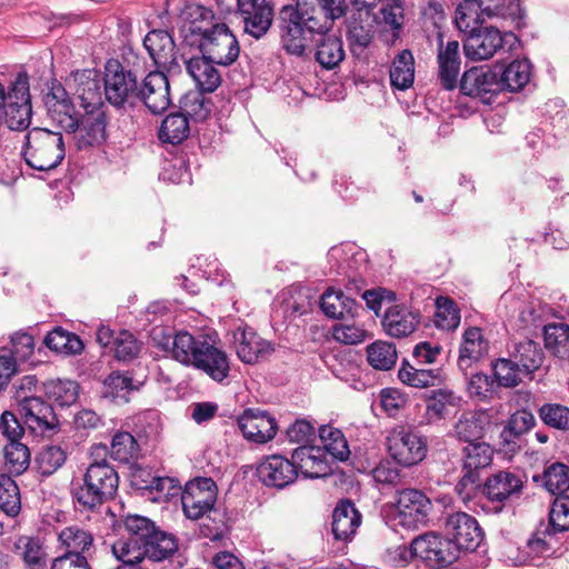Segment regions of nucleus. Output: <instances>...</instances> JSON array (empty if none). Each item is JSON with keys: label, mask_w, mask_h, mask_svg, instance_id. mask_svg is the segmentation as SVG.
<instances>
[{"label": "nucleus", "mask_w": 569, "mask_h": 569, "mask_svg": "<svg viewBox=\"0 0 569 569\" xmlns=\"http://www.w3.org/2000/svg\"><path fill=\"white\" fill-rule=\"evenodd\" d=\"M328 20L321 19V13L313 6L300 0L296 4L283 6L279 11L278 27L282 48L290 54L301 57L315 40L316 61L327 70L337 68L345 59L343 42L328 31Z\"/></svg>", "instance_id": "1"}, {"label": "nucleus", "mask_w": 569, "mask_h": 569, "mask_svg": "<svg viewBox=\"0 0 569 569\" xmlns=\"http://www.w3.org/2000/svg\"><path fill=\"white\" fill-rule=\"evenodd\" d=\"M103 93L106 100L112 107H134L142 103L143 107H170L169 81L166 73L150 72L138 88L137 77L131 70L118 60H109L104 67Z\"/></svg>", "instance_id": "2"}, {"label": "nucleus", "mask_w": 569, "mask_h": 569, "mask_svg": "<svg viewBox=\"0 0 569 569\" xmlns=\"http://www.w3.org/2000/svg\"><path fill=\"white\" fill-rule=\"evenodd\" d=\"M187 13L190 20L181 28L184 44L198 48L216 64H232L239 57L240 47L227 24L216 22L212 10L201 4L190 6Z\"/></svg>", "instance_id": "3"}, {"label": "nucleus", "mask_w": 569, "mask_h": 569, "mask_svg": "<svg viewBox=\"0 0 569 569\" xmlns=\"http://www.w3.org/2000/svg\"><path fill=\"white\" fill-rule=\"evenodd\" d=\"M118 485V473L106 459L93 461L81 479L72 481V499L81 510L94 511L114 496Z\"/></svg>", "instance_id": "4"}, {"label": "nucleus", "mask_w": 569, "mask_h": 569, "mask_svg": "<svg viewBox=\"0 0 569 569\" xmlns=\"http://www.w3.org/2000/svg\"><path fill=\"white\" fill-rule=\"evenodd\" d=\"M49 116L66 132L78 133L80 149L106 140L107 119L103 109H49Z\"/></svg>", "instance_id": "5"}, {"label": "nucleus", "mask_w": 569, "mask_h": 569, "mask_svg": "<svg viewBox=\"0 0 569 569\" xmlns=\"http://www.w3.org/2000/svg\"><path fill=\"white\" fill-rule=\"evenodd\" d=\"M64 156V142L60 132L34 128L27 134L23 157L29 167L39 171H49L57 168Z\"/></svg>", "instance_id": "6"}, {"label": "nucleus", "mask_w": 569, "mask_h": 569, "mask_svg": "<svg viewBox=\"0 0 569 569\" xmlns=\"http://www.w3.org/2000/svg\"><path fill=\"white\" fill-rule=\"evenodd\" d=\"M388 509L395 525L406 529H418L428 523L432 502L423 491L405 488L396 491L395 501Z\"/></svg>", "instance_id": "7"}, {"label": "nucleus", "mask_w": 569, "mask_h": 569, "mask_svg": "<svg viewBox=\"0 0 569 569\" xmlns=\"http://www.w3.org/2000/svg\"><path fill=\"white\" fill-rule=\"evenodd\" d=\"M386 445L391 459L405 468L417 466L428 452L427 438L419 431L405 426L391 429Z\"/></svg>", "instance_id": "8"}, {"label": "nucleus", "mask_w": 569, "mask_h": 569, "mask_svg": "<svg viewBox=\"0 0 569 569\" xmlns=\"http://www.w3.org/2000/svg\"><path fill=\"white\" fill-rule=\"evenodd\" d=\"M413 556L430 568H443L458 560L457 547L449 538L430 531L412 539Z\"/></svg>", "instance_id": "9"}, {"label": "nucleus", "mask_w": 569, "mask_h": 569, "mask_svg": "<svg viewBox=\"0 0 569 569\" xmlns=\"http://www.w3.org/2000/svg\"><path fill=\"white\" fill-rule=\"evenodd\" d=\"M231 346L238 359L246 365H256L268 360L274 352V345L260 337L257 331L244 322H240L230 331Z\"/></svg>", "instance_id": "10"}, {"label": "nucleus", "mask_w": 569, "mask_h": 569, "mask_svg": "<svg viewBox=\"0 0 569 569\" xmlns=\"http://www.w3.org/2000/svg\"><path fill=\"white\" fill-rule=\"evenodd\" d=\"M217 502V485L210 478H198L189 481L181 495L184 515L197 520L213 511Z\"/></svg>", "instance_id": "11"}, {"label": "nucleus", "mask_w": 569, "mask_h": 569, "mask_svg": "<svg viewBox=\"0 0 569 569\" xmlns=\"http://www.w3.org/2000/svg\"><path fill=\"white\" fill-rule=\"evenodd\" d=\"M446 531L457 547V557L461 551H475L483 539L478 521L466 512H455L446 519Z\"/></svg>", "instance_id": "12"}, {"label": "nucleus", "mask_w": 569, "mask_h": 569, "mask_svg": "<svg viewBox=\"0 0 569 569\" xmlns=\"http://www.w3.org/2000/svg\"><path fill=\"white\" fill-rule=\"evenodd\" d=\"M503 47L501 31L489 24H483L472 33L463 37V52L471 61L491 59Z\"/></svg>", "instance_id": "13"}, {"label": "nucleus", "mask_w": 569, "mask_h": 569, "mask_svg": "<svg viewBox=\"0 0 569 569\" xmlns=\"http://www.w3.org/2000/svg\"><path fill=\"white\" fill-rule=\"evenodd\" d=\"M459 88L462 94L490 103L491 98L500 92L499 77L488 67H472L463 72Z\"/></svg>", "instance_id": "14"}, {"label": "nucleus", "mask_w": 569, "mask_h": 569, "mask_svg": "<svg viewBox=\"0 0 569 569\" xmlns=\"http://www.w3.org/2000/svg\"><path fill=\"white\" fill-rule=\"evenodd\" d=\"M237 12L244 32L256 39L264 36L271 27L273 9L268 0H237Z\"/></svg>", "instance_id": "15"}, {"label": "nucleus", "mask_w": 569, "mask_h": 569, "mask_svg": "<svg viewBox=\"0 0 569 569\" xmlns=\"http://www.w3.org/2000/svg\"><path fill=\"white\" fill-rule=\"evenodd\" d=\"M24 423L36 436L51 435L58 428L52 407L39 397H26L20 403Z\"/></svg>", "instance_id": "16"}, {"label": "nucleus", "mask_w": 569, "mask_h": 569, "mask_svg": "<svg viewBox=\"0 0 569 569\" xmlns=\"http://www.w3.org/2000/svg\"><path fill=\"white\" fill-rule=\"evenodd\" d=\"M257 475L264 486L283 489L295 482L298 471L292 458L289 460L283 456L273 455L259 463Z\"/></svg>", "instance_id": "17"}, {"label": "nucleus", "mask_w": 569, "mask_h": 569, "mask_svg": "<svg viewBox=\"0 0 569 569\" xmlns=\"http://www.w3.org/2000/svg\"><path fill=\"white\" fill-rule=\"evenodd\" d=\"M238 426L243 437L254 443H266L274 438L278 425L269 412L247 409L238 418Z\"/></svg>", "instance_id": "18"}, {"label": "nucleus", "mask_w": 569, "mask_h": 569, "mask_svg": "<svg viewBox=\"0 0 569 569\" xmlns=\"http://www.w3.org/2000/svg\"><path fill=\"white\" fill-rule=\"evenodd\" d=\"M143 46L150 58L161 72L174 73L179 71L177 61L176 44L172 37L163 30L150 31L143 40Z\"/></svg>", "instance_id": "19"}, {"label": "nucleus", "mask_w": 569, "mask_h": 569, "mask_svg": "<svg viewBox=\"0 0 569 569\" xmlns=\"http://www.w3.org/2000/svg\"><path fill=\"white\" fill-rule=\"evenodd\" d=\"M438 77L442 87L452 90L457 86L461 66L460 43L457 40L443 41V34L438 33L437 48Z\"/></svg>", "instance_id": "20"}, {"label": "nucleus", "mask_w": 569, "mask_h": 569, "mask_svg": "<svg viewBox=\"0 0 569 569\" xmlns=\"http://www.w3.org/2000/svg\"><path fill=\"white\" fill-rule=\"evenodd\" d=\"M193 368L204 372L213 381L222 382L229 377L230 360L227 352L218 348L209 338L198 350Z\"/></svg>", "instance_id": "21"}, {"label": "nucleus", "mask_w": 569, "mask_h": 569, "mask_svg": "<svg viewBox=\"0 0 569 569\" xmlns=\"http://www.w3.org/2000/svg\"><path fill=\"white\" fill-rule=\"evenodd\" d=\"M208 337H193L188 331H178L173 337H167L161 342V348L176 361L187 367H193L198 350L203 346Z\"/></svg>", "instance_id": "22"}, {"label": "nucleus", "mask_w": 569, "mask_h": 569, "mask_svg": "<svg viewBox=\"0 0 569 569\" xmlns=\"http://www.w3.org/2000/svg\"><path fill=\"white\" fill-rule=\"evenodd\" d=\"M356 12L349 23V40L353 46L367 48L373 39L372 22L376 21L373 13L375 4L368 1H353Z\"/></svg>", "instance_id": "23"}, {"label": "nucleus", "mask_w": 569, "mask_h": 569, "mask_svg": "<svg viewBox=\"0 0 569 569\" xmlns=\"http://www.w3.org/2000/svg\"><path fill=\"white\" fill-rule=\"evenodd\" d=\"M495 14V10L483 7L481 0H461L453 12V24L463 37H467L486 24L483 16L492 17Z\"/></svg>", "instance_id": "24"}, {"label": "nucleus", "mask_w": 569, "mask_h": 569, "mask_svg": "<svg viewBox=\"0 0 569 569\" xmlns=\"http://www.w3.org/2000/svg\"><path fill=\"white\" fill-rule=\"evenodd\" d=\"M420 321V315L405 306H391L386 309L382 326L386 332L395 338L411 335Z\"/></svg>", "instance_id": "25"}, {"label": "nucleus", "mask_w": 569, "mask_h": 569, "mask_svg": "<svg viewBox=\"0 0 569 569\" xmlns=\"http://www.w3.org/2000/svg\"><path fill=\"white\" fill-rule=\"evenodd\" d=\"M522 479L509 471H499L486 480L483 492L491 501L505 502L518 497L522 490Z\"/></svg>", "instance_id": "26"}, {"label": "nucleus", "mask_w": 569, "mask_h": 569, "mask_svg": "<svg viewBox=\"0 0 569 569\" xmlns=\"http://www.w3.org/2000/svg\"><path fill=\"white\" fill-rule=\"evenodd\" d=\"M489 350V343L485 339L480 328L472 327L465 331L459 350L458 366L467 371L480 361Z\"/></svg>", "instance_id": "27"}, {"label": "nucleus", "mask_w": 569, "mask_h": 569, "mask_svg": "<svg viewBox=\"0 0 569 569\" xmlns=\"http://www.w3.org/2000/svg\"><path fill=\"white\" fill-rule=\"evenodd\" d=\"M292 459L298 475L305 478H320L329 472V466L322 457L320 448L302 446L293 450Z\"/></svg>", "instance_id": "28"}, {"label": "nucleus", "mask_w": 569, "mask_h": 569, "mask_svg": "<svg viewBox=\"0 0 569 569\" xmlns=\"http://www.w3.org/2000/svg\"><path fill=\"white\" fill-rule=\"evenodd\" d=\"M77 83L76 96L80 107H103L102 81L94 70L77 71L73 76Z\"/></svg>", "instance_id": "29"}, {"label": "nucleus", "mask_w": 569, "mask_h": 569, "mask_svg": "<svg viewBox=\"0 0 569 569\" xmlns=\"http://www.w3.org/2000/svg\"><path fill=\"white\" fill-rule=\"evenodd\" d=\"M361 523V515L349 500L337 505L332 515V533L337 540H349Z\"/></svg>", "instance_id": "30"}, {"label": "nucleus", "mask_w": 569, "mask_h": 569, "mask_svg": "<svg viewBox=\"0 0 569 569\" xmlns=\"http://www.w3.org/2000/svg\"><path fill=\"white\" fill-rule=\"evenodd\" d=\"M211 62L202 54L192 57L186 61V68L197 87L203 92H213L221 83V77Z\"/></svg>", "instance_id": "31"}, {"label": "nucleus", "mask_w": 569, "mask_h": 569, "mask_svg": "<svg viewBox=\"0 0 569 569\" xmlns=\"http://www.w3.org/2000/svg\"><path fill=\"white\" fill-rule=\"evenodd\" d=\"M532 76V66L527 59H517L511 61L499 78L500 91L510 92L530 91V79Z\"/></svg>", "instance_id": "32"}, {"label": "nucleus", "mask_w": 569, "mask_h": 569, "mask_svg": "<svg viewBox=\"0 0 569 569\" xmlns=\"http://www.w3.org/2000/svg\"><path fill=\"white\" fill-rule=\"evenodd\" d=\"M389 79L392 88L407 90L415 82V57L411 50L403 49L392 59L389 68Z\"/></svg>", "instance_id": "33"}, {"label": "nucleus", "mask_w": 569, "mask_h": 569, "mask_svg": "<svg viewBox=\"0 0 569 569\" xmlns=\"http://www.w3.org/2000/svg\"><path fill=\"white\" fill-rule=\"evenodd\" d=\"M489 417L483 411L463 412L455 425L457 437L468 443L476 442L485 435Z\"/></svg>", "instance_id": "34"}, {"label": "nucleus", "mask_w": 569, "mask_h": 569, "mask_svg": "<svg viewBox=\"0 0 569 569\" xmlns=\"http://www.w3.org/2000/svg\"><path fill=\"white\" fill-rule=\"evenodd\" d=\"M320 307L323 313L332 319H343L348 316L353 317L358 310L356 300L345 296L340 290L331 288L322 295Z\"/></svg>", "instance_id": "35"}, {"label": "nucleus", "mask_w": 569, "mask_h": 569, "mask_svg": "<svg viewBox=\"0 0 569 569\" xmlns=\"http://www.w3.org/2000/svg\"><path fill=\"white\" fill-rule=\"evenodd\" d=\"M460 397L448 389L432 390L427 399L426 415L428 422L439 421L459 406Z\"/></svg>", "instance_id": "36"}, {"label": "nucleus", "mask_w": 569, "mask_h": 569, "mask_svg": "<svg viewBox=\"0 0 569 569\" xmlns=\"http://www.w3.org/2000/svg\"><path fill=\"white\" fill-rule=\"evenodd\" d=\"M9 108L32 107V96L30 91V77L28 72L20 70L14 79L4 87L3 106Z\"/></svg>", "instance_id": "37"}, {"label": "nucleus", "mask_w": 569, "mask_h": 569, "mask_svg": "<svg viewBox=\"0 0 569 569\" xmlns=\"http://www.w3.org/2000/svg\"><path fill=\"white\" fill-rule=\"evenodd\" d=\"M189 120L182 112H173L164 118L159 129V140L162 143L178 144L188 138Z\"/></svg>", "instance_id": "38"}, {"label": "nucleus", "mask_w": 569, "mask_h": 569, "mask_svg": "<svg viewBox=\"0 0 569 569\" xmlns=\"http://www.w3.org/2000/svg\"><path fill=\"white\" fill-rule=\"evenodd\" d=\"M545 347L560 359H569V325L553 322L543 327Z\"/></svg>", "instance_id": "39"}, {"label": "nucleus", "mask_w": 569, "mask_h": 569, "mask_svg": "<svg viewBox=\"0 0 569 569\" xmlns=\"http://www.w3.org/2000/svg\"><path fill=\"white\" fill-rule=\"evenodd\" d=\"M401 382L415 387L426 388L435 386L441 381V372L438 369H420L408 362H403L398 371Z\"/></svg>", "instance_id": "40"}, {"label": "nucleus", "mask_w": 569, "mask_h": 569, "mask_svg": "<svg viewBox=\"0 0 569 569\" xmlns=\"http://www.w3.org/2000/svg\"><path fill=\"white\" fill-rule=\"evenodd\" d=\"M500 306L506 308L510 318H517L523 327L536 325L539 318L532 303L521 301L512 292H506L501 296Z\"/></svg>", "instance_id": "41"}, {"label": "nucleus", "mask_w": 569, "mask_h": 569, "mask_svg": "<svg viewBox=\"0 0 569 569\" xmlns=\"http://www.w3.org/2000/svg\"><path fill=\"white\" fill-rule=\"evenodd\" d=\"M380 22L390 30L386 42L395 46L401 38L405 24V4H382L379 10Z\"/></svg>", "instance_id": "42"}, {"label": "nucleus", "mask_w": 569, "mask_h": 569, "mask_svg": "<svg viewBox=\"0 0 569 569\" xmlns=\"http://www.w3.org/2000/svg\"><path fill=\"white\" fill-rule=\"evenodd\" d=\"M146 558L152 561H162L170 557L178 548L173 536L157 529L144 542Z\"/></svg>", "instance_id": "43"}, {"label": "nucleus", "mask_w": 569, "mask_h": 569, "mask_svg": "<svg viewBox=\"0 0 569 569\" xmlns=\"http://www.w3.org/2000/svg\"><path fill=\"white\" fill-rule=\"evenodd\" d=\"M58 539L68 550L67 552H77L78 555H86L93 543L92 535L79 526L63 528L59 532Z\"/></svg>", "instance_id": "44"}, {"label": "nucleus", "mask_w": 569, "mask_h": 569, "mask_svg": "<svg viewBox=\"0 0 569 569\" xmlns=\"http://www.w3.org/2000/svg\"><path fill=\"white\" fill-rule=\"evenodd\" d=\"M17 550L29 569H44L47 567V555L42 542L37 538L20 537L16 545Z\"/></svg>", "instance_id": "45"}, {"label": "nucleus", "mask_w": 569, "mask_h": 569, "mask_svg": "<svg viewBox=\"0 0 569 569\" xmlns=\"http://www.w3.org/2000/svg\"><path fill=\"white\" fill-rule=\"evenodd\" d=\"M397 357L396 347L391 342L379 340L367 347L368 362L377 370H390L396 365Z\"/></svg>", "instance_id": "46"}, {"label": "nucleus", "mask_w": 569, "mask_h": 569, "mask_svg": "<svg viewBox=\"0 0 569 569\" xmlns=\"http://www.w3.org/2000/svg\"><path fill=\"white\" fill-rule=\"evenodd\" d=\"M142 382L134 381L131 373L113 371L103 381V393L110 398H126L130 391L139 390Z\"/></svg>", "instance_id": "47"}, {"label": "nucleus", "mask_w": 569, "mask_h": 569, "mask_svg": "<svg viewBox=\"0 0 569 569\" xmlns=\"http://www.w3.org/2000/svg\"><path fill=\"white\" fill-rule=\"evenodd\" d=\"M44 343L49 349L67 355L80 353L83 349V343L78 336L59 327L46 336Z\"/></svg>", "instance_id": "48"}, {"label": "nucleus", "mask_w": 569, "mask_h": 569, "mask_svg": "<svg viewBox=\"0 0 569 569\" xmlns=\"http://www.w3.org/2000/svg\"><path fill=\"white\" fill-rule=\"evenodd\" d=\"M463 470L478 472L492 461L493 450L486 442H470L465 449Z\"/></svg>", "instance_id": "49"}, {"label": "nucleus", "mask_w": 569, "mask_h": 569, "mask_svg": "<svg viewBox=\"0 0 569 569\" xmlns=\"http://www.w3.org/2000/svg\"><path fill=\"white\" fill-rule=\"evenodd\" d=\"M143 545L139 540L122 537L112 545V553L124 565L138 566L146 558Z\"/></svg>", "instance_id": "50"}, {"label": "nucleus", "mask_w": 569, "mask_h": 569, "mask_svg": "<svg viewBox=\"0 0 569 569\" xmlns=\"http://www.w3.org/2000/svg\"><path fill=\"white\" fill-rule=\"evenodd\" d=\"M319 437L328 453L333 458L343 461L348 459L350 450L343 433L331 426H322L319 428Z\"/></svg>", "instance_id": "51"}, {"label": "nucleus", "mask_w": 569, "mask_h": 569, "mask_svg": "<svg viewBox=\"0 0 569 569\" xmlns=\"http://www.w3.org/2000/svg\"><path fill=\"white\" fill-rule=\"evenodd\" d=\"M46 395L61 407L74 403L79 395V386L72 380H51L44 385Z\"/></svg>", "instance_id": "52"}, {"label": "nucleus", "mask_w": 569, "mask_h": 569, "mask_svg": "<svg viewBox=\"0 0 569 569\" xmlns=\"http://www.w3.org/2000/svg\"><path fill=\"white\" fill-rule=\"evenodd\" d=\"M543 487L552 495L565 496L569 490V467L555 462L547 467L542 475Z\"/></svg>", "instance_id": "53"}, {"label": "nucleus", "mask_w": 569, "mask_h": 569, "mask_svg": "<svg viewBox=\"0 0 569 569\" xmlns=\"http://www.w3.org/2000/svg\"><path fill=\"white\" fill-rule=\"evenodd\" d=\"M515 358L521 372L530 375L541 366L543 353L538 343L527 340L518 346Z\"/></svg>", "instance_id": "54"}, {"label": "nucleus", "mask_w": 569, "mask_h": 569, "mask_svg": "<svg viewBox=\"0 0 569 569\" xmlns=\"http://www.w3.org/2000/svg\"><path fill=\"white\" fill-rule=\"evenodd\" d=\"M67 460L66 451L59 446H46L37 455L36 465L42 476H51Z\"/></svg>", "instance_id": "55"}, {"label": "nucleus", "mask_w": 569, "mask_h": 569, "mask_svg": "<svg viewBox=\"0 0 569 569\" xmlns=\"http://www.w3.org/2000/svg\"><path fill=\"white\" fill-rule=\"evenodd\" d=\"M0 509L14 517L21 509L20 492L16 481L6 475L0 476Z\"/></svg>", "instance_id": "56"}, {"label": "nucleus", "mask_w": 569, "mask_h": 569, "mask_svg": "<svg viewBox=\"0 0 569 569\" xmlns=\"http://www.w3.org/2000/svg\"><path fill=\"white\" fill-rule=\"evenodd\" d=\"M437 311L435 323L442 330H455L460 323V311L455 301L448 297H439L436 300Z\"/></svg>", "instance_id": "57"}, {"label": "nucleus", "mask_w": 569, "mask_h": 569, "mask_svg": "<svg viewBox=\"0 0 569 569\" xmlns=\"http://www.w3.org/2000/svg\"><path fill=\"white\" fill-rule=\"evenodd\" d=\"M139 446L129 432H118L111 441L110 455L114 460L129 462L138 457Z\"/></svg>", "instance_id": "58"}, {"label": "nucleus", "mask_w": 569, "mask_h": 569, "mask_svg": "<svg viewBox=\"0 0 569 569\" xmlns=\"http://www.w3.org/2000/svg\"><path fill=\"white\" fill-rule=\"evenodd\" d=\"M6 465L11 472L17 475L23 472L30 462V452L26 445L20 440L10 441L4 447Z\"/></svg>", "instance_id": "59"}, {"label": "nucleus", "mask_w": 569, "mask_h": 569, "mask_svg": "<svg viewBox=\"0 0 569 569\" xmlns=\"http://www.w3.org/2000/svg\"><path fill=\"white\" fill-rule=\"evenodd\" d=\"M128 538L144 543L156 530L154 523L139 515H128L122 520Z\"/></svg>", "instance_id": "60"}, {"label": "nucleus", "mask_w": 569, "mask_h": 569, "mask_svg": "<svg viewBox=\"0 0 569 569\" xmlns=\"http://www.w3.org/2000/svg\"><path fill=\"white\" fill-rule=\"evenodd\" d=\"M539 417L545 425L559 430L569 429V408L557 405L546 403L539 409Z\"/></svg>", "instance_id": "61"}, {"label": "nucleus", "mask_w": 569, "mask_h": 569, "mask_svg": "<svg viewBox=\"0 0 569 569\" xmlns=\"http://www.w3.org/2000/svg\"><path fill=\"white\" fill-rule=\"evenodd\" d=\"M552 531H569V496L557 497L549 511V523Z\"/></svg>", "instance_id": "62"}, {"label": "nucleus", "mask_w": 569, "mask_h": 569, "mask_svg": "<svg viewBox=\"0 0 569 569\" xmlns=\"http://www.w3.org/2000/svg\"><path fill=\"white\" fill-rule=\"evenodd\" d=\"M521 373L516 361L502 358L493 363V375L500 386H517L521 381Z\"/></svg>", "instance_id": "63"}, {"label": "nucleus", "mask_w": 569, "mask_h": 569, "mask_svg": "<svg viewBox=\"0 0 569 569\" xmlns=\"http://www.w3.org/2000/svg\"><path fill=\"white\" fill-rule=\"evenodd\" d=\"M140 349V343L129 331H121L114 338L112 350L118 360H131L138 356Z\"/></svg>", "instance_id": "64"}]
</instances>
